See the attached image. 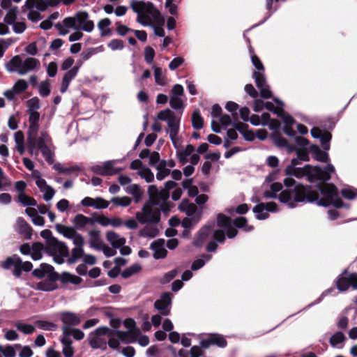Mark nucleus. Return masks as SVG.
<instances>
[{"label": "nucleus", "mask_w": 357, "mask_h": 357, "mask_svg": "<svg viewBox=\"0 0 357 357\" xmlns=\"http://www.w3.org/2000/svg\"><path fill=\"white\" fill-rule=\"evenodd\" d=\"M39 64L40 62L37 59L33 57L26 58L22 63L21 68L18 69V73L20 75H24L29 70H33Z\"/></svg>", "instance_id": "nucleus-22"}, {"label": "nucleus", "mask_w": 357, "mask_h": 357, "mask_svg": "<svg viewBox=\"0 0 357 357\" xmlns=\"http://www.w3.org/2000/svg\"><path fill=\"white\" fill-rule=\"evenodd\" d=\"M107 46L112 50H122L124 47L123 40L120 39H112L109 41Z\"/></svg>", "instance_id": "nucleus-61"}, {"label": "nucleus", "mask_w": 357, "mask_h": 357, "mask_svg": "<svg viewBox=\"0 0 357 357\" xmlns=\"http://www.w3.org/2000/svg\"><path fill=\"white\" fill-rule=\"evenodd\" d=\"M12 266L14 267L13 273L16 278H20L22 272H29L33 268V264L30 261L22 262L21 258L17 255L8 257L1 264V267L4 269H10Z\"/></svg>", "instance_id": "nucleus-4"}, {"label": "nucleus", "mask_w": 357, "mask_h": 357, "mask_svg": "<svg viewBox=\"0 0 357 357\" xmlns=\"http://www.w3.org/2000/svg\"><path fill=\"white\" fill-rule=\"evenodd\" d=\"M157 119L160 121H167V126L169 128L170 139L174 146L176 148V136L178 135L179 131L180 119H177L175 114L169 109H165L160 111L157 115Z\"/></svg>", "instance_id": "nucleus-3"}, {"label": "nucleus", "mask_w": 357, "mask_h": 357, "mask_svg": "<svg viewBox=\"0 0 357 357\" xmlns=\"http://www.w3.org/2000/svg\"><path fill=\"white\" fill-rule=\"evenodd\" d=\"M26 105L28 107L27 112H37L36 110L40 107V100L38 97H33L26 102Z\"/></svg>", "instance_id": "nucleus-51"}, {"label": "nucleus", "mask_w": 357, "mask_h": 357, "mask_svg": "<svg viewBox=\"0 0 357 357\" xmlns=\"http://www.w3.org/2000/svg\"><path fill=\"white\" fill-rule=\"evenodd\" d=\"M211 231L210 226H204L199 229L194 239L193 244L196 247H202L205 241L208 238Z\"/></svg>", "instance_id": "nucleus-17"}, {"label": "nucleus", "mask_w": 357, "mask_h": 357, "mask_svg": "<svg viewBox=\"0 0 357 357\" xmlns=\"http://www.w3.org/2000/svg\"><path fill=\"white\" fill-rule=\"evenodd\" d=\"M199 220V216H195L192 218H185L181 222L182 227L185 229H190L197 224Z\"/></svg>", "instance_id": "nucleus-52"}, {"label": "nucleus", "mask_w": 357, "mask_h": 357, "mask_svg": "<svg viewBox=\"0 0 357 357\" xmlns=\"http://www.w3.org/2000/svg\"><path fill=\"white\" fill-rule=\"evenodd\" d=\"M111 201L116 206H121L124 207L128 206L132 202L131 199L126 196L122 197H113Z\"/></svg>", "instance_id": "nucleus-50"}, {"label": "nucleus", "mask_w": 357, "mask_h": 357, "mask_svg": "<svg viewBox=\"0 0 357 357\" xmlns=\"http://www.w3.org/2000/svg\"><path fill=\"white\" fill-rule=\"evenodd\" d=\"M38 132H36L34 135H29V133H27L28 148L31 153L33 149H39L46 146V142L50 140V137L47 131H41L39 137H38Z\"/></svg>", "instance_id": "nucleus-9"}, {"label": "nucleus", "mask_w": 357, "mask_h": 357, "mask_svg": "<svg viewBox=\"0 0 357 357\" xmlns=\"http://www.w3.org/2000/svg\"><path fill=\"white\" fill-rule=\"evenodd\" d=\"M84 255L82 248H74L71 252V257L68 259V264H74Z\"/></svg>", "instance_id": "nucleus-44"}, {"label": "nucleus", "mask_w": 357, "mask_h": 357, "mask_svg": "<svg viewBox=\"0 0 357 357\" xmlns=\"http://www.w3.org/2000/svg\"><path fill=\"white\" fill-rule=\"evenodd\" d=\"M312 165H305L303 168L296 167L294 176L298 178L307 176V178L308 179L309 175L310 174V170H312Z\"/></svg>", "instance_id": "nucleus-40"}, {"label": "nucleus", "mask_w": 357, "mask_h": 357, "mask_svg": "<svg viewBox=\"0 0 357 357\" xmlns=\"http://www.w3.org/2000/svg\"><path fill=\"white\" fill-rule=\"evenodd\" d=\"M177 274L176 270H172L167 273H166L164 276L160 280V282L162 284H165L169 283L171 280H172Z\"/></svg>", "instance_id": "nucleus-60"}, {"label": "nucleus", "mask_w": 357, "mask_h": 357, "mask_svg": "<svg viewBox=\"0 0 357 357\" xmlns=\"http://www.w3.org/2000/svg\"><path fill=\"white\" fill-rule=\"evenodd\" d=\"M141 270V266L139 264H133L130 267L126 268L122 273L121 276L123 278H128L133 275L134 274L137 273Z\"/></svg>", "instance_id": "nucleus-43"}, {"label": "nucleus", "mask_w": 357, "mask_h": 357, "mask_svg": "<svg viewBox=\"0 0 357 357\" xmlns=\"http://www.w3.org/2000/svg\"><path fill=\"white\" fill-rule=\"evenodd\" d=\"M165 240L158 238L151 243L150 248L154 251L153 257L155 259H164L167 255V250L164 248Z\"/></svg>", "instance_id": "nucleus-14"}, {"label": "nucleus", "mask_w": 357, "mask_h": 357, "mask_svg": "<svg viewBox=\"0 0 357 357\" xmlns=\"http://www.w3.org/2000/svg\"><path fill=\"white\" fill-rule=\"evenodd\" d=\"M192 126L195 130H200L204 126V119L199 109H195L192 114Z\"/></svg>", "instance_id": "nucleus-29"}, {"label": "nucleus", "mask_w": 357, "mask_h": 357, "mask_svg": "<svg viewBox=\"0 0 357 357\" xmlns=\"http://www.w3.org/2000/svg\"><path fill=\"white\" fill-rule=\"evenodd\" d=\"M63 337L61 340L63 347L72 346L73 341L70 337V332L68 331V326H63L62 328Z\"/></svg>", "instance_id": "nucleus-55"}, {"label": "nucleus", "mask_w": 357, "mask_h": 357, "mask_svg": "<svg viewBox=\"0 0 357 357\" xmlns=\"http://www.w3.org/2000/svg\"><path fill=\"white\" fill-rule=\"evenodd\" d=\"M127 192L131 194L136 203L139 202L142 196V192L140 187L137 184H132L127 188Z\"/></svg>", "instance_id": "nucleus-33"}, {"label": "nucleus", "mask_w": 357, "mask_h": 357, "mask_svg": "<svg viewBox=\"0 0 357 357\" xmlns=\"http://www.w3.org/2000/svg\"><path fill=\"white\" fill-rule=\"evenodd\" d=\"M22 65V59L19 55L13 56L6 65L8 71L18 70Z\"/></svg>", "instance_id": "nucleus-32"}, {"label": "nucleus", "mask_w": 357, "mask_h": 357, "mask_svg": "<svg viewBox=\"0 0 357 357\" xmlns=\"http://www.w3.org/2000/svg\"><path fill=\"white\" fill-rule=\"evenodd\" d=\"M52 265L46 263H42L40 265L39 268H36L35 270H33V271L32 272V275L38 279H42L47 274V271L52 270Z\"/></svg>", "instance_id": "nucleus-30"}, {"label": "nucleus", "mask_w": 357, "mask_h": 357, "mask_svg": "<svg viewBox=\"0 0 357 357\" xmlns=\"http://www.w3.org/2000/svg\"><path fill=\"white\" fill-rule=\"evenodd\" d=\"M347 337L341 331L335 333L329 339V343L333 347L342 349L343 343L346 341Z\"/></svg>", "instance_id": "nucleus-26"}, {"label": "nucleus", "mask_w": 357, "mask_h": 357, "mask_svg": "<svg viewBox=\"0 0 357 357\" xmlns=\"http://www.w3.org/2000/svg\"><path fill=\"white\" fill-rule=\"evenodd\" d=\"M15 326L18 331L24 333V334H27V335L32 334L35 331L34 326L31 324H26L22 323L20 321H18L15 324Z\"/></svg>", "instance_id": "nucleus-45"}, {"label": "nucleus", "mask_w": 357, "mask_h": 357, "mask_svg": "<svg viewBox=\"0 0 357 357\" xmlns=\"http://www.w3.org/2000/svg\"><path fill=\"white\" fill-rule=\"evenodd\" d=\"M79 66H75L64 74L60 87V91L62 93L67 91L71 80L77 76Z\"/></svg>", "instance_id": "nucleus-15"}, {"label": "nucleus", "mask_w": 357, "mask_h": 357, "mask_svg": "<svg viewBox=\"0 0 357 357\" xmlns=\"http://www.w3.org/2000/svg\"><path fill=\"white\" fill-rule=\"evenodd\" d=\"M39 93L43 97H47L50 93V83L48 80L42 82L39 86Z\"/></svg>", "instance_id": "nucleus-53"}, {"label": "nucleus", "mask_w": 357, "mask_h": 357, "mask_svg": "<svg viewBox=\"0 0 357 357\" xmlns=\"http://www.w3.org/2000/svg\"><path fill=\"white\" fill-rule=\"evenodd\" d=\"M75 20L79 29L86 32H91L94 29V23L89 20V15L86 11H78L75 13Z\"/></svg>", "instance_id": "nucleus-13"}, {"label": "nucleus", "mask_w": 357, "mask_h": 357, "mask_svg": "<svg viewBox=\"0 0 357 357\" xmlns=\"http://www.w3.org/2000/svg\"><path fill=\"white\" fill-rule=\"evenodd\" d=\"M36 288L38 290L44 291H51L57 289V285L55 283H52L48 280H43L39 282L36 284Z\"/></svg>", "instance_id": "nucleus-34"}, {"label": "nucleus", "mask_w": 357, "mask_h": 357, "mask_svg": "<svg viewBox=\"0 0 357 357\" xmlns=\"http://www.w3.org/2000/svg\"><path fill=\"white\" fill-rule=\"evenodd\" d=\"M172 295L169 292H163L160 298L155 301L154 307L157 309L160 314L167 316L170 313L169 306L172 304Z\"/></svg>", "instance_id": "nucleus-12"}, {"label": "nucleus", "mask_w": 357, "mask_h": 357, "mask_svg": "<svg viewBox=\"0 0 357 357\" xmlns=\"http://www.w3.org/2000/svg\"><path fill=\"white\" fill-rule=\"evenodd\" d=\"M18 201L24 206H37L36 200L26 194L19 195L17 197Z\"/></svg>", "instance_id": "nucleus-46"}, {"label": "nucleus", "mask_w": 357, "mask_h": 357, "mask_svg": "<svg viewBox=\"0 0 357 357\" xmlns=\"http://www.w3.org/2000/svg\"><path fill=\"white\" fill-rule=\"evenodd\" d=\"M213 237L215 241L218 242L220 243H223L226 239V234L224 230L216 229L213 232Z\"/></svg>", "instance_id": "nucleus-62"}, {"label": "nucleus", "mask_w": 357, "mask_h": 357, "mask_svg": "<svg viewBox=\"0 0 357 357\" xmlns=\"http://www.w3.org/2000/svg\"><path fill=\"white\" fill-rule=\"evenodd\" d=\"M130 7L135 13H137V21L143 25L148 24V22L146 21L149 19L147 14L151 15L154 17H158L160 15L159 10L151 2L132 0Z\"/></svg>", "instance_id": "nucleus-2"}, {"label": "nucleus", "mask_w": 357, "mask_h": 357, "mask_svg": "<svg viewBox=\"0 0 357 357\" xmlns=\"http://www.w3.org/2000/svg\"><path fill=\"white\" fill-rule=\"evenodd\" d=\"M310 151L312 154L313 158L319 162H328L329 160L328 154L324 151L321 150L319 146L317 144H312L310 146Z\"/></svg>", "instance_id": "nucleus-19"}, {"label": "nucleus", "mask_w": 357, "mask_h": 357, "mask_svg": "<svg viewBox=\"0 0 357 357\" xmlns=\"http://www.w3.org/2000/svg\"><path fill=\"white\" fill-rule=\"evenodd\" d=\"M89 236L91 237L90 245L92 248L96 249H100L101 247L100 245L101 241L100 240V231L98 230H92L89 231Z\"/></svg>", "instance_id": "nucleus-37"}, {"label": "nucleus", "mask_w": 357, "mask_h": 357, "mask_svg": "<svg viewBox=\"0 0 357 357\" xmlns=\"http://www.w3.org/2000/svg\"><path fill=\"white\" fill-rule=\"evenodd\" d=\"M17 8L14 7L10 8L4 17V22L8 24H14L17 19Z\"/></svg>", "instance_id": "nucleus-49"}, {"label": "nucleus", "mask_w": 357, "mask_h": 357, "mask_svg": "<svg viewBox=\"0 0 357 357\" xmlns=\"http://www.w3.org/2000/svg\"><path fill=\"white\" fill-rule=\"evenodd\" d=\"M61 321L66 325L65 326H77L80 323L79 317L75 313L70 312H63L60 314Z\"/></svg>", "instance_id": "nucleus-18"}, {"label": "nucleus", "mask_w": 357, "mask_h": 357, "mask_svg": "<svg viewBox=\"0 0 357 357\" xmlns=\"http://www.w3.org/2000/svg\"><path fill=\"white\" fill-rule=\"evenodd\" d=\"M296 154L301 161H310L309 151L306 148L297 149Z\"/></svg>", "instance_id": "nucleus-64"}, {"label": "nucleus", "mask_w": 357, "mask_h": 357, "mask_svg": "<svg viewBox=\"0 0 357 357\" xmlns=\"http://www.w3.org/2000/svg\"><path fill=\"white\" fill-rule=\"evenodd\" d=\"M337 289L341 291H347L351 287L353 289L357 290V273H349L345 269L337 276L335 280Z\"/></svg>", "instance_id": "nucleus-5"}, {"label": "nucleus", "mask_w": 357, "mask_h": 357, "mask_svg": "<svg viewBox=\"0 0 357 357\" xmlns=\"http://www.w3.org/2000/svg\"><path fill=\"white\" fill-rule=\"evenodd\" d=\"M92 218L93 220H94V223L98 222L102 226L105 227L109 225L110 218H107L104 215H96V213H94L93 218Z\"/></svg>", "instance_id": "nucleus-58"}, {"label": "nucleus", "mask_w": 357, "mask_h": 357, "mask_svg": "<svg viewBox=\"0 0 357 357\" xmlns=\"http://www.w3.org/2000/svg\"><path fill=\"white\" fill-rule=\"evenodd\" d=\"M251 61H252V63L253 66H255V68L257 70H256L257 72H264L265 71V68H264V64L262 63L260 59L256 54H252L251 56Z\"/></svg>", "instance_id": "nucleus-56"}, {"label": "nucleus", "mask_w": 357, "mask_h": 357, "mask_svg": "<svg viewBox=\"0 0 357 357\" xmlns=\"http://www.w3.org/2000/svg\"><path fill=\"white\" fill-rule=\"evenodd\" d=\"M0 353L3 357H15L16 356L15 347L10 344H0Z\"/></svg>", "instance_id": "nucleus-41"}, {"label": "nucleus", "mask_w": 357, "mask_h": 357, "mask_svg": "<svg viewBox=\"0 0 357 357\" xmlns=\"http://www.w3.org/2000/svg\"><path fill=\"white\" fill-rule=\"evenodd\" d=\"M106 238L114 248H120V252L122 255H128L131 253V248L129 246L125 245L126 238L120 237L117 233L109 231L106 233Z\"/></svg>", "instance_id": "nucleus-7"}, {"label": "nucleus", "mask_w": 357, "mask_h": 357, "mask_svg": "<svg viewBox=\"0 0 357 357\" xmlns=\"http://www.w3.org/2000/svg\"><path fill=\"white\" fill-rule=\"evenodd\" d=\"M265 204L261 202L254 206L252 211L256 213V218L257 220H266L269 217L268 212H264Z\"/></svg>", "instance_id": "nucleus-31"}, {"label": "nucleus", "mask_w": 357, "mask_h": 357, "mask_svg": "<svg viewBox=\"0 0 357 357\" xmlns=\"http://www.w3.org/2000/svg\"><path fill=\"white\" fill-rule=\"evenodd\" d=\"M142 211L143 214L139 212L136 213V218L140 223H158L160 221V213L159 211L153 210L151 206L147 204L144 206Z\"/></svg>", "instance_id": "nucleus-8"}, {"label": "nucleus", "mask_w": 357, "mask_h": 357, "mask_svg": "<svg viewBox=\"0 0 357 357\" xmlns=\"http://www.w3.org/2000/svg\"><path fill=\"white\" fill-rule=\"evenodd\" d=\"M28 114L29 126L27 133H29V135H34L36 132H38L39 130L40 113L38 112H31Z\"/></svg>", "instance_id": "nucleus-16"}, {"label": "nucleus", "mask_w": 357, "mask_h": 357, "mask_svg": "<svg viewBox=\"0 0 357 357\" xmlns=\"http://www.w3.org/2000/svg\"><path fill=\"white\" fill-rule=\"evenodd\" d=\"M17 225L19 227V233L23 235L26 240L31 238L33 229L23 218H17Z\"/></svg>", "instance_id": "nucleus-20"}, {"label": "nucleus", "mask_w": 357, "mask_h": 357, "mask_svg": "<svg viewBox=\"0 0 357 357\" xmlns=\"http://www.w3.org/2000/svg\"><path fill=\"white\" fill-rule=\"evenodd\" d=\"M332 135L330 132L324 130L321 134V136L319 137L320 142L321 144V146L324 150L328 151L330 149V141L331 140Z\"/></svg>", "instance_id": "nucleus-42"}, {"label": "nucleus", "mask_w": 357, "mask_h": 357, "mask_svg": "<svg viewBox=\"0 0 357 357\" xmlns=\"http://www.w3.org/2000/svg\"><path fill=\"white\" fill-rule=\"evenodd\" d=\"M294 190H284L280 192L278 199L282 203H287L289 208H294L296 206V203L297 202L294 200Z\"/></svg>", "instance_id": "nucleus-21"}, {"label": "nucleus", "mask_w": 357, "mask_h": 357, "mask_svg": "<svg viewBox=\"0 0 357 357\" xmlns=\"http://www.w3.org/2000/svg\"><path fill=\"white\" fill-rule=\"evenodd\" d=\"M178 209L185 212L188 216H192L196 213L197 207L195 204L190 203L188 199H183L178 206Z\"/></svg>", "instance_id": "nucleus-23"}, {"label": "nucleus", "mask_w": 357, "mask_h": 357, "mask_svg": "<svg viewBox=\"0 0 357 357\" xmlns=\"http://www.w3.org/2000/svg\"><path fill=\"white\" fill-rule=\"evenodd\" d=\"M144 53V59L146 62L149 64H151L155 56L154 50L151 47L147 46L145 47Z\"/></svg>", "instance_id": "nucleus-57"}, {"label": "nucleus", "mask_w": 357, "mask_h": 357, "mask_svg": "<svg viewBox=\"0 0 357 357\" xmlns=\"http://www.w3.org/2000/svg\"><path fill=\"white\" fill-rule=\"evenodd\" d=\"M159 192H160V190H158L157 186L155 185H151L149 187L148 194L149 196V199H150V202L153 205L158 204Z\"/></svg>", "instance_id": "nucleus-39"}, {"label": "nucleus", "mask_w": 357, "mask_h": 357, "mask_svg": "<svg viewBox=\"0 0 357 357\" xmlns=\"http://www.w3.org/2000/svg\"><path fill=\"white\" fill-rule=\"evenodd\" d=\"M91 170L96 174L101 176H110L112 170V160L105 162L103 165H94Z\"/></svg>", "instance_id": "nucleus-24"}, {"label": "nucleus", "mask_w": 357, "mask_h": 357, "mask_svg": "<svg viewBox=\"0 0 357 357\" xmlns=\"http://www.w3.org/2000/svg\"><path fill=\"white\" fill-rule=\"evenodd\" d=\"M335 172V167L333 165L328 164L324 168L319 166H312L309 175L308 181L313 183L319 181V183H328L331 178V174Z\"/></svg>", "instance_id": "nucleus-6"}, {"label": "nucleus", "mask_w": 357, "mask_h": 357, "mask_svg": "<svg viewBox=\"0 0 357 357\" xmlns=\"http://www.w3.org/2000/svg\"><path fill=\"white\" fill-rule=\"evenodd\" d=\"M138 174L147 183H151L154 180V175L153 173L151 172V170L148 167H143L142 169H141Z\"/></svg>", "instance_id": "nucleus-48"}, {"label": "nucleus", "mask_w": 357, "mask_h": 357, "mask_svg": "<svg viewBox=\"0 0 357 357\" xmlns=\"http://www.w3.org/2000/svg\"><path fill=\"white\" fill-rule=\"evenodd\" d=\"M232 225L237 229H242L245 232H249L254 229L253 225L248 224L245 217L240 216L232 220Z\"/></svg>", "instance_id": "nucleus-25"}, {"label": "nucleus", "mask_w": 357, "mask_h": 357, "mask_svg": "<svg viewBox=\"0 0 357 357\" xmlns=\"http://www.w3.org/2000/svg\"><path fill=\"white\" fill-rule=\"evenodd\" d=\"M14 89L17 94L22 93L28 88L27 82L24 79L17 80L13 86Z\"/></svg>", "instance_id": "nucleus-54"}, {"label": "nucleus", "mask_w": 357, "mask_h": 357, "mask_svg": "<svg viewBox=\"0 0 357 357\" xmlns=\"http://www.w3.org/2000/svg\"><path fill=\"white\" fill-rule=\"evenodd\" d=\"M252 77L255 79L256 86L258 89L268 85L266 84V79L264 75V72L253 71Z\"/></svg>", "instance_id": "nucleus-38"}, {"label": "nucleus", "mask_w": 357, "mask_h": 357, "mask_svg": "<svg viewBox=\"0 0 357 357\" xmlns=\"http://www.w3.org/2000/svg\"><path fill=\"white\" fill-rule=\"evenodd\" d=\"M45 251L51 255H54L56 252L60 255L68 257L69 250L67 245L62 241H59L56 238H51L47 241Z\"/></svg>", "instance_id": "nucleus-11"}, {"label": "nucleus", "mask_w": 357, "mask_h": 357, "mask_svg": "<svg viewBox=\"0 0 357 357\" xmlns=\"http://www.w3.org/2000/svg\"><path fill=\"white\" fill-rule=\"evenodd\" d=\"M232 225V219L223 214V213H219L217 215V225L219 227H222L224 229H226L229 226Z\"/></svg>", "instance_id": "nucleus-36"}, {"label": "nucleus", "mask_w": 357, "mask_h": 357, "mask_svg": "<svg viewBox=\"0 0 357 357\" xmlns=\"http://www.w3.org/2000/svg\"><path fill=\"white\" fill-rule=\"evenodd\" d=\"M272 138L275 145L279 147H285L288 146V141L280 134L273 135Z\"/></svg>", "instance_id": "nucleus-59"}, {"label": "nucleus", "mask_w": 357, "mask_h": 357, "mask_svg": "<svg viewBox=\"0 0 357 357\" xmlns=\"http://www.w3.org/2000/svg\"><path fill=\"white\" fill-rule=\"evenodd\" d=\"M227 345V340L224 335L219 333H209L206 338L200 341V346L203 349H208L211 346L225 348Z\"/></svg>", "instance_id": "nucleus-10"}, {"label": "nucleus", "mask_w": 357, "mask_h": 357, "mask_svg": "<svg viewBox=\"0 0 357 357\" xmlns=\"http://www.w3.org/2000/svg\"><path fill=\"white\" fill-rule=\"evenodd\" d=\"M73 223L77 229H81L88 224L93 225L94 220L92 218H88L82 214H77L74 218Z\"/></svg>", "instance_id": "nucleus-27"}, {"label": "nucleus", "mask_w": 357, "mask_h": 357, "mask_svg": "<svg viewBox=\"0 0 357 357\" xmlns=\"http://www.w3.org/2000/svg\"><path fill=\"white\" fill-rule=\"evenodd\" d=\"M316 188L318 190H313L310 185H296L294 188V200L305 203L316 202L318 206L328 207L331 205V199L338 195V189L332 183H319Z\"/></svg>", "instance_id": "nucleus-1"}, {"label": "nucleus", "mask_w": 357, "mask_h": 357, "mask_svg": "<svg viewBox=\"0 0 357 357\" xmlns=\"http://www.w3.org/2000/svg\"><path fill=\"white\" fill-rule=\"evenodd\" d=\"M90 346L93 349H99V348H106V342L105 341H102L100 338L98 337H93L90 340Z\"/></svg>", "instance_id": "nucleus-63"}, {"label": "nucleus", "mask_w": 357, "mask_h": 357, "mask_svg": "<svg viewBox=\"0 0 357 357\" xmlns=\"http://www.w3.org/2000/svg\"><path fill=\"white\" fill-rule=\"evenodd\" d=\"M158 234V230L156 228L145 227L139 231V235L143 237L154 238Z\"/></svg>", "instance_id": "nucleus-47"}, {"label": "nucleus", "mask_w": 357, "mask_h": 357, "mask_svg": "<svg viewBox=\"0 0 357 357\" xmlns=\"http://www.w3.org/2000/svg\"><path fill=\"white\" fill-rule=\"evenodd\" d=\"M35 324L38 328L45 331H54L57 329V325L48 321L37 320Z\"/></svg>", "instance_id": "nucleus-35"}, {"label": "nucleus", "mask_w": 357, "mask_h": 357, "mask_svg": "<svg viewBox=\"0 0 357 357\" xmlns=\"http://www.w3.org/2000/svg\"><path fill=\"white\" fill-rule=\"evenodd\" d=\"M45 249L44 245L40 242H35L32 244L31 257L33 260L37 261L43 257L42 251Z\"/></svg>", "instance_id": "nucleus-28"}]
</instances>
